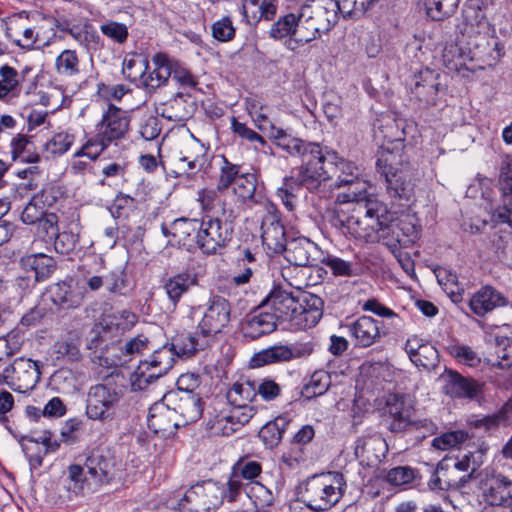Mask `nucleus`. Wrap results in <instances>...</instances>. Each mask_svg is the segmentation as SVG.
<instances>
[{"mask_svg": "<svg viewBox=\"0 0 512 512\" xmlns=\"http://www.w3.org/2000/svg\"><path fill=\"white\" fill-rule=\"evenodd\" d=\"M101 33L117 44H124L129 36L128 27L119 22L108 21L100 26Z\"/></svg>", "mask_w": 512, "mask_h": 512, "instance_id": "nucleus-63", "label": "nucleus"}, {"mask_svg": "<svg viewBox=\"0 0 512 512\" xmlns=\"http://www.w3.org/2000/svg\"><path fill=\"white\" fill-rule=\"evenodd\" d=\"M440 381L443 383V392L452 398L473 399L482 393V383L452 369L446 368L440 375Z\"/></svg>", "mask_w": 512, "mask_h": 512, "instance_id": "nucleus-21", "label": "nucleus"}, {"mask_svg": "<svg viewBox=\"0 0 512 512\" xmlns=\"http://www.w3.org/2000/svg\"><path fill=\"white\" fill-rule=\"evenodd\" d=\"M256 398L264 402L276 400L282 394V386L270 377L255 378Z\"/></svg>", "mask_w": 512, "mask_h": 512, "instance_id": "nucleus-54", "label": "nucleus"}, {"mask_svg": "<svg viewBox=\"0 0 512 512\" xmlns=\"http://www.w3.org/2000/svg\"><path fill=\"white\" fill-rule=\"evenodd\" d=\"M154 69L148 74L145 72L141 83L149 92L167 85L171 77V65H169V55L166 53H156L151 59Z\"/></svg>", "mask_w": 512, "mask_h": 512, "instance_id": "nucleus-35", "label": "nucleus"}, {"mask_svg": "<svg viewBox=\"0 0 512 512\" xmlns=\"http://www.w3.org/2000/svg\"><path fill=\"white\" fill-rule=\"evenodd\" d=\"M169 344L178 358H190L212 346L198 328L194 332L177 333Z\"/></svg>", "mask_w": 512, "mask_h": 512, "instance_id": "nucleus-30", "label": "nucleus"}, {"mask_svg": "<svg viewBox=\"0 0 512 512\" xmlns=\"http://www.w3.org/2000/svg\"><path fill=\"white\" fill-rule=\"evenodd\" d=\"M74 138V135L67 132L57 133L46 142L44 146L45 151L52 156H61L71 148L74 143Z\"/></svg>", "mask_w": 512, "mask_h": 512, "instance_id": "nucleus-59", "label": "nucleus"}, {"mask_svg": "<svg viewBox=\"0 0 512 512\" xmlns=\"http://www.w3.org/2000/svg\"><path fill=\"white\" fill-rule=\"evenodd\" d=\"M468 438V434L463 430L450 431L441 434L432 441V446L439 450H448L463 443Z\"/></svg>", "mask_w": 512, "mask_h": 512, "instance_id": "nucleus-61", "label": "nucleus"}, {"mask_svg": "<svg viewBox=\"0 0 512 512\" xmlns=\"http://www.w3.org/2000/svg\"><path fill=\"white\" fill-rule=\"evenodd\" d=\"M495 354L502 368L512 366V339L504 336L494 337Z\"/></svg>", "mask_w": 512, "mask_h": 512, "instance_id": "nucleus-62", "label": "nucleus"}, {"mask_svg": "<svg viewBox=\"0 0 512 512\" xmlns=\"http://www.w3.org/2000/svg\"><path fill=\"white\" fill-rule=\"evenodd\" d=\"M178 409L185 424L196 422L203 413L202 398L196 394H188L181 399Z\"/></svg>", "mask_w": 512, "mask_h": 512, "instance_id": "nucleus-48", "label": "nucleus"}, {"mask_svg": "<svg viewBox=\"0 0 512 512\" xmlns=\"http://www.w3.org/2000/svg\"><path fill=\"white\" fill-rule=\"evenodd\" d=\"M56 70L59 75L72 77L79 73V59L74 50H64L56 58Z\"/></svg>", "mask_w": 512, "mask_h": 512, "instance_id": "nucleus-55", "label": "nucleus"}, {"mask_svg": "<svg viewBox=\"0 0 512 512\" xmlns=\"http://www.w3.org/2000/svg\"><path fill=\"white\" fill-rule=\"evenodd\" d=\"M473 469L469 474L462 476L457 483H450L449 481H442L440 477L441 472H447L446 465L443 461H440L434 469L432 476L428 482V486L431 490H448L450 488H461L473 477Z\"/></svg>", "mask_w": 512, "mask_h": 512, "instance_id": "nucleus-53", "label": "nucleus"}, {"mask_svg": "<svg viewBox=\"0 0 512 512\" xmlns=\"http://www.w3.org/2000/svg\"><path fill=\"white\" fill-rule=\"evenodd\" d=\"M118 376H108L101 383L89 387L86 415L92 420L112 419L114 411L125 393V386L117 382Z\"/></svg>", "mask_w": 512, "mask_h": 512, "instance_id": "nucleus-7", "label": "nucleus"}, {"mask_svg": "<svg viewBox=\"0 0 512 512\" xmlns=\"http://www.w3.org/2000/svg\"><path fill=\"white\" fill-rule=\"evenodd\" d=\"M362 373L376 383L390 382L393 378V367L387 361L369 362L361 365Z\"/></svg>", "mask_w": 512, "mask_h": 512, "instance_id": "nucleus-49", "label": "nucleus"}, {"mask_svg": "<svg viewBox=\"0 0 512 512\" xmlns=\"http://www.w3.org/2000/svg\"><path fill=\"white\" fill-rule=\"evenodd\" d=\"M20 444L31 469L41 467L44 457L56 452L60 447L59 441L53 439V433L48 430L43 431L38 438L23 436Z\"/></svg>", "mask_w": 512, "mask_h": 512, "instance_id": "nucleus-22", "label": "nucleus"}, {"mask_svg": "<svg viewBox=\"0 0 512 512\" xmlns=\"http://www.w3.org/2000/svg\"><path fill=\"white\" fill-rule=\"evenodd\" d=\"M47 291L51 302L59 309H76L84 301V288L74 284L71 278L51 284Z\"/></svg>", "mask_w": 512, "mask_h": 512, "instance_id": "nucleus-26", "label": "nucleus"}, {"mask_svg": "<svg viewBox=\"0 0 512 512\" xmlns=\"http://www.w3.org/2000/svg\"><path fill=\"white\" fill-rule=\"evenodd\" d=\"M285 259L294 266H317L321 251L319 247L306 237L291 239L283 250Z\"/></svg>", "mask_w": 512, "mask_h": 512, "instance_id": "nucleus-23", "label": "nucleus"}, {"mask_svg": "<svg viewBox=\"0 0 512 512\" xmlns=\"http://www.w3.org/2000/svg\"><path fill=\"white\" fill-rule=\"evenodd\" d=\"M458 0H426L427 15L436 21L452 14L457 8Z\"/></svg>", "mask_w": 512, "mask_h": 512, "instance_id": "nucleus-57", "label": "nucleus"}, {"mask_svg": "<svg viewBox=\"0 0 512 512\" xmlns=\"http://www.w3.org/2000/svg\"><path fill=\"white\" fill-rule=\"evenodd\" d=\"M391 144L392 148L382 146L376 169L389 197L400 206H409L415 196L416 173L405 158L403 140L396 138Z\"/></svg>", "mask_w": 512, "mask_h": 512, "instance_id": "nucleus-3", "label": "nucleus"}, {"mask_svg": "<svg viewBox=\"0 0 512 512\" xmlns=\"http://www.w3.org/2000/svg\"><path fill=\"white\" fill-rule=\"evenodd\" d=\"M44 363L26 357L16 358L5 367L9 374V387L14 391L26 393L31 391L41 379Z\"/></svg>", "mask_w": 512, "mask_h": 512, "instance_id": "nucleus-14", "label": "nucleus"}, {"mask_svg": "<svg viewBox=\"0 0 512 512\" xmlns=\"http://www.w3.org/2000/svg\"><path fill=\"white\" fill-rule=\"evenodd\" d=\"M497 188L500 192L502 210L496 214L497 220L502 223H511L512 214V155L504 154L498 169Z\"/></svg>", "mask_w": 512, "mask_h": 512, "instance_id": "nucleus-25", "label": "nucleus"}, {"mask_svg": "<svg viewBox=\"0 0 512 512\" xmlns=\"http://www.w3.org/2000/svg\"><path fill=\"white\" fill-rule=\"evenodd\" d=\"M179 162L184 165L186 173L200 171L206 163V148L196 138L185 141L179 151Z\"/></svg>", "mask_w": 512, "mask_h": 512, "instance_id": "nucleus-36", "label": "nucleus"}, {"mask_svg": "<svg viewBox=\"0 0 512 512\" xmlns=\"http://www.w3.org/2000/svg\"><path fill=\"white\" fill-rule=\"evenodd\" d=\"M335 187L348 186L345 194L348 202H353L354 206L358 202H377L376 200L365 199L362 195L365 191L364 183L358 179L357 174L349 173L345 177L338 175L332 184Z\"/></svg>", "mask_w": 512, "mask_h": 512, "instance_id": "nucleus-43", "label": "nucleus"}, {"mask_svg": "<svg viewBox=\"0 0 512 512\" xmlns=\"http://www.w3.org/2000/svg\"><path fill=\"white\" fill-rule=\"evenodd\" d=\"M281 325L277 317L269 310L263 307V300L260 304L246 315L242 323V333L245 338L251 340L259 339L264 335L271 334Z\"/></svg>", "mask_w": 512, "mask_h": 512, "instance_id": "nucleus-20", "label": "nucleus"}, {"mask_svg": "<svg viewBox=\"0 0 512 512\" xmlns=\"http://www.w3.org/2000/svg\"><path fill=\"white\" fill-rule=\"evenodd\" d=\"M22 78L18 71L7 64L0 67V101L10 103L19 97L22 90Z\"/></svg>", "mask_w": 512, "mask_h": 512, "instance_id": "nucleus-37", "label": "nucleus"}, {"mask_svg": "<svg viewBox=\"0 0 512 512\" xmlns=\"http://www.w3.org/2000/svg\"><path fill=\"white\" fill-rule=\"evenodd\" d=\"M263 307L277 317L284 330H304L314 327L323 315V300L317 295L296 293L275 286L263 299Z\"/></svg>", "mask_w": 512, "mask_h": 512, "instance_id": "nucleus-2", "label": "nucleus"}, {"mask_svg": "<svg viewBox=\"0 0 512 512\" xmlns=\"http://www.w3.org/2000/svg\"><path fill=\"white\" fill-rule=\"evenodd\" d=\"M11 154L14 161L20 160L23 163H37L40 155L35 151L31 137L24 134H17L11 140Z\"/></svg>", "mask_w": 512, "mask_h": 512, "instance_id": "nucleus-40", "label": "nucleus"}, {"mask_svg": "<svg viewBox=\"0 0 512 512\" xmlns=\"http://www.w3.org/2000/svg\"><path fill=\"white\" fill-rule=\"evenodd\" d=\"M378 321L370 316L359 317L354 322L347 324L349 334L354 345L359 348H367L376 343L381 335Z\"/></svg>", "mask_w": 512, "mask_h": 512, "instance_id": "nucleus-31", "label": "nucleus"}, {"mask_svg": "<svg viewBox=\"0 0 512 512\" xmlns=\"http://www.w3.org/2000/svg\"><path fill=\"white\" fill-rule=\"evenodd\" d=\"M172 412L168 407L156 406L150 410L148 416V427L155 433L170 432L172 427H176V423H172L170 416Z\"/></svg>", "mask_w": 512, "mask_h": 512, "instance_id": "nucleus-46", "label": "nucleus"}, {"mask_svg": "<svg viewBox=\"0 0 512 512\" xmlns=\"http://www.w3.org/2000/svg\"><path fill=\"white\" fill-rule=\"evenodd\" d=\"M304 27L302 23V16H296L293 13H288L280 17L274 22L269 30V37L274 40H283L289 35L295 34L298 30Z\"/></svg>", "mask_w": 512, "mask_h": 512, "instance_id": "nucleus-42", "label": "nucleus"}, {"mask_svg": "<svg viewBox=\"0 0 512 512\" xmlns=\"http://www.w3.org/2000/svg\"><path fill=\"white\" fill-rule=\"evenodd\" d=\"M245 493L255 508L265 509L272 506L275 500L272 491L258 481L247 483Z\"/></svg>", "mask_w": 512, "mask_h": 512, "instance_id": "nucleus-45", "label": "nucleus"}, {"mask_svg": "<svg viewBox=\"0 0 512 512\" xmlns=\"http://www.w3.org/2000/svg\"><path fill=\"white\" fill-rule=\"evenodd\" d=\"M231 472L240 479L253 482L262 473V464L250 456H243L233 464Z\"/></svg>", "mask_w": 512, "mask_h": 512, "instance_id": "nucleus-47", "label": "nucleus"}, {"mask_svg": "<svg viewBox=\"0 0 512 512\" xmlns=\"http://www.w3.org/2000/svg\"><path fill=\"white\" fill-rule=\"evenodd\" d=\"M346 225L354 238L366 243L378 242L390 232L400 242L399 220H395L386 206L379 202H358L353 207L352 214L347 217Z\"/></svg>", "mask_w": 512, "mask_h": 512, "instance_id": "nucleus-4", "label": "nucleus"}, {"mask_svg": "<svg viewBox=\"0 0 512 512\" xmlns=\"http://www.w3.org/2000/svg\"><path fill=\"white\" fill-rule=\"evenodd\" d=\"M130 130V116L127 111L109 104L102 115L101 121L96 125L97 139L94 145L107 149L112 143L125 139Z\"/></svg>", "mask_w": 512, "mask_h": 512, "instance_id": "nucleus-11", "label": "nucleus"}, {"mask_svg": "<svg viewBox=\"0 0 512 512\" xmlns=\"http://www.w3.org/2000/svg\"><path fill=\"white\" fill-rule=\"evenodd\" d=\"M331 385V375L324 371H315L307 384L302 389V395L307 399H312L323 395Z\"/></svg>", "mask_w": 512, "mask_h": 512, "instance_id": "nucleus-44", "label": "nucleus"}, {"mask_svg": "<svg viewBox=\"0 0 512 512\" xmlns=\"http://www.w3.org/2000/svg\"><path fill=\"white\" fill-rule=\"evenodd\" d=\"M198 274L192 269H185L162 279V288L170 302L176 308L182 297L198 285Z\"/></svg>", "mask_w": 512, "mask_h": 512, "instance_id": "nucleus-27", "label": "nucleus"}, {"mask_svg": "<svg viewBox=\"0 0 512 512\" xmlns=\"http://www.w3.org/2000/svg\"><path fill=\"white\" fill-rule=\"evenodd\" d=\"M57 360L78 362L82 359L80 344L75 341H58L54 345Z\"/></svg>", "mask_w": 512, "mask_h": 512, "instance_id": "nucleus-60", "label": "nucleus"}, {"mask_svg": "<svg viewBox=\"0 0 512 512\" xmlns=\"http://www.w3.org/2000/svg\"><path fill=\"white\" fill-rule=\"evenodd\" d=\"M220 189L232 187L233 194L242 205L252 207L263 199L258 189L259 180L255 172L243 171V166L229 161L223 156V165L219 171Z\"/></svg>", "mask_w": 512, "mask_h": 512, "instance_id": "nucleus-6", "label": "nucleus"}, {"mask_svg": "<svg viewBox=\"0 0 512 512\" xmlns=\"http://www.w3.org/2000/svg\"><path fill=\"white\" fill-rule=\"evenodd\" d=\"M440 72L423 68L416 72L410 81L411 100H414L419 108H427L436 104L440 87Z\"/></svg>", "mask_w": 512, "mask_h": 512, "instance_id": "nucleus-15", "label": "nucleus"}, {"mask_svg": "<svg viewBox=\"0 0 512 512\" xmlns=\"http://www.w3.org/2000/svg\"><path fill=\"white\" fill-rule=\"evenodd\" d=\"M387 411L392 419L390 422L392 432L401 433L420 429L432 432L433 430V424L427 419L413 420V408L398 395H393L387 400Z\"/></svg>", "mask_w": 512, "mask_h": 512, "instance_id": "nucleus-16", "label": "nucleus"}, {"mask_svg": "<svg viewBox=\"0 0 512 512\" xmlns=\"http://www.w3.org/2000/svg\"><path fill=\"white\" fill-rule=\"evenodd\" d=\"M230 314V303L224 297L213 296L197 328L213 345L217 341V335L229 324Z\"/></svg>", "mask_w": 512, "mask_h": 512, "instance_id": "nucleus-13", "label": "nucleus"}, {"mask_svg": "<svg viewBox=\"0 0 512 512\" xmlns=\"http://www.w3.org/2000/svg\"><path fill=\"white\" fill-rule=\"evenodd\" d=\"M323 7L326 14L327 26L325 31H329L338 22V13L343 17L361 15L359 10V0H324Z\"/></svg>", "mask_w": 512, "mask_h": 512, "instance_id": "nucleus-39", "label": "nucleus"}, {"mask_svg": "<svg viewBox=\"0 0 512 512\" xmlns=\"http://www.w3.org/2000/svg\"><path fill=\"white\" fill-rule=\"evenodd\" d=\"M416 476V470L410 466H398L390 469L385 480L394 486L410 484Z\"/></svg>", "mask_w": 512, "mask_h": 512, "instance_id": "nucleus-64", "label": "nucleus"}, {"mask_svg": "<svg viewBox=\"0 0 512 512\" xmlns=\"http://www.w3.org/2000/svg\"><path fill=\"white\" fill-rule=\"evenodd\" d=\"M447 350L449 354L461 364L476 367L481 362L479 355L467 345L458 343L451 344L448 346Z\"/></svg>", "mask_w": 512, "mask_h": 512, "instance_id": "nucleus-58", "label": "nucleus"}, {"mask_svg": "<svg viewBox=\"0 0 512 512\" xmlns=\"http://www.w3.org/2000/svg\"><path fill=\"white\" fill-rule=\"evenodd\" d=\"M347 487L344 474L328 472L311 477L305 486V498L311 505L326 511L336 505Z\"/></svg>", "mask_w": 512, "mask_h": 512, "instance_id": "nucleus-8", "label": "nucleus"}, {"mask_svg": "<svg viewBox=\"0 0 512 512\" xmlns=\"http://www.w3.org/2000/svg\"><path fill=\"white\" fill-rule=\"evenodd\" d=\"M149 68V61L141 55H134L131 58H124L122 72L132 82L141 81Z\"/></svg>", "mask_w": 512, "mask_h": 512, "instance_id": "nucleus-51", "label": "nucleus"}, {"mask_svg": "<svg viewBox=\"0 0 512 512\" xmlns=\"http://www.w3.org/2000/svg\"><path fill=\"white\" fill-rule=\"evenodd\" d=\"M274 144L291 157L300 159L301 165L292 170V175L308 190H315L321 182L332 176L336 170L338 154L323 150L317 142L294 137L282 128H273Z\"/></svg>", "mask_w": 512, "mask_h": 512, "instance_id": "nucleus-1", "label": "nucleus"}, {"mask_svg": "<svg viewBox=\"0 0 512 512\" xmlns=\"http://www.w3.org/2000/svg\"><path fill=\"white\" fill-rule=\"evenodd\" d=\"M219 482L211 479L197 482L178 501L180 512H216L220 504Z\"/></svg>", "mask_w": 512, "mask_h": 512, "instance_id": "nucleus-10", "label": "nucleus"}, {"mask_svg": "<svg viewBox=\"0 0 512 512\" xmlns=\"http://www.w3.org/2000/svg\"><path fill=\"white\" fill-rule=\"evenodd\" d=\"M313 352L311 343H295L292 345H275L255 353L250 366L253 368L265 365L289 362L293 359L307 357Z\"/></svg>", "mask_w": 512, "mask_h": 512, "instance_id": "nucleus-17", "label": "nucleus"}, {"mask_svg": "<svg viewBox=\"0 0 512 512\" xmlns=\"http://www.w3.org/2000/svg\"><path fill=\"white\" fill-rule=\"evenodd\" d=\"M177 357L169 343L155 350L149 359L141 361L131 376L133 390H144L151 383L166 375Z\"/></svg>", "mask_w": 512, "mask_h": 512, "instance_id": "nucleus-9", "label": "nucleus"}, {"mask_svg": "<svg viewBox=\"0 0 512 512\" xmlns=\"http://www.w3.org/2000/svg\"><path fill=\"white\" fill-rule=\"evenodd\" d=\"M387 450V444L380 435L359 437L355 442L354 454L366 465H375L381 461Z\"/></svg>", "mask_w": 512, "mask_h": 512, "instance_id": "nucleus-33", "label": "nucleus"}, {"mask_svg": "<svg viewBox=\"0 0 512 512\" xmlns=\"http://www.w3.org/2000/svg\"><path fill=\"white\" fill-rule=\"evenodd\" d=\"M305 187L297 181L296 176L291 175L283 179V184L277 190V196L281 199L282 204L288 211H294L297 204V196L295 191L300 187Z\"/></svg>", "mask_w": 512, "mask_h": 512, "instance_id": "nucleus-52", "label": "nucleus"}, {"mask_svg": "<svg viewBox=\"0 0 512 512\" xmlns=\"http://www.w3.org/2000/svg\"><path fill=\"white\" fill-rule=\"evenodd\" d=\"M19 265L24 273H30L39 282L50 278L57 269L55 259L44 253L24 255L20 258Z\"/></svg>", "mask_w": 512, "mask_h": 512, "instance_id": "nucleus-34", "label": "nucleus"}, {"mask_svg": "<svg viewBox=\"0 0 512 512\" xmlns=\"http://www.w3.org/2000/svg\"><path fill=\"white\" fill-rule=\"evenodd\" d=\"M290 421L285 416H279L265 424L259 431V438L268 448H274L281 442Z\"/></svg>", "mask_w": 512, "mask_h": 512, "instance_id": "nucleus-41", "label": "nucleus"}, {"mask_svg": "<svg viewBox=\"0 0 512 512\" xmlns=\"http://www.w3.org/2000/svg\"><path fill=\"white\" fill-rule=\"evenodd\" d=\"M506 304L507 300L501 292L490 285H486L468 299L467 307L473 314L484 317L494 309Z\"/></svg>", "mask_w": 512, "mask_h": 512, "instance_id": "nucleus-29", "label": "nucleus"}, {"mask_svg": "<svg viewBox=\"0 0 512 512\" xmlns=\"http://www.w3.org/2000/svg\"><path fill=\"white\" fill-rule=\"evenodd\" d=\"M405 351L413 364L427 370L434 368L439 361L437 349L417 336L407 339Z\"/></svg>", "mask_w": 512, "mask_h": 512, "instance_id": "nucleus-32", "label": "nucleus"}, {"mask_svg": "<svg viewBox=\"0 0 512 512\" xmlns=\"http://www.w3.org/2000/svg\"><path fill=\"white\" fill-rule=\"evenodd\" d=\"M483 498L490 506L508 507L512 501V479L498 473L482 483Z\"/></svg>", "mask_w": 512, "mask_h": 512, "instance_id": "nucleus-28", "label": "nucleus"}, {"mask_svg": "<svg viewBox=\"0 0 512 512\" xmlns=\"http://www.w3.org/2000/svg\"><path fill=\"white\" fill-rule=\"evenodd\" d=\"M219 489L221 492L220 504L222 505L224 500L229 503L237 502L242 491H245V485L238 476H234V473L231 472L225 484L219 483Z\"/></svg>", "mask_w": 512, "mask_h": 512, "instance_id": "nucleus-56", "label": "nucleus"}, {"mask_svg": "<svg viewBox=\"0 0 512 512\" xmlns=\"http://www.w3.org/2000/svg\"><path fill=\"white\" fill-rule=\"evenodd\" d=\"M266 210L267 212L261 223L262 243L268 252L280 254L285 250V247L289 242L286 238V232L281 221V215L273 204L266 205Z\"/></svg>", "mask_w": 512, "mask_h": 512, "instance_id": "nucleus-19", "label": "nucleus"}, {"mask_svg": "<svg viewBox=\"0 0 512 512\" xmlns=\"http://www.w3.org/2000/svg\"><path fill=\"white\" fill-rule=\"evenodd\" d=\"M197 248L204 254L213 255L232 240V222L219 217H207L199 221Z\"/></svg>", "mask_w": 512, "mask_h": 512, "instance_id": "nucleus-12", "label": "nucleus"}, {"mask_svg": "<svg viewBox=\"0 0 512 512\" xmlns=\"http://www.w3.org/2000/svg\"><path fill=\"white\" fill-rule=\"evenodd\" d=\"M113 461L102 450H93L85 455L83 463L71 464L67 468V490L74 495L97 490L113 479Z\"/></svg>", "mask_w": 512, "mask_h": 512, "instance_id": "nucleus-5", "label": "nucleus"}, {"mask_svg": "<svg viewBox=\"0 0 512 512\" xmlns=\"http://www.w3.org/2000/svg\"><path fill=\"white\" fill-rule=\"evenodd\" d=\"M511 425L512 424V400H508L504 406L493 415L485 416L482 419L477 420L476 427L484 428L485 430H492L497 428L499 425Z\"/></svg>", "mask_w": 512, "mask_h": 512, "instance_id": "nucleus-50", "label": "nucleus"}, {"mask_svg": "<svg viewBox=\"0 0 512 512\" xmlns=\"http://www.w3.org/2000/svg\"><path fill=\"white\" fill-rule=\"evenodd\" d=\"M228 189H220V177L214 189H203L199 192L198 201L201 208L206 213H211V217H219L224 221H230L235 218L233 208L227 203Z\"/></svg>", "mask_w": 512, "mask_h": 512, "instance_id": "nucleus-24", "label": "nucleus"}, {"mask_svg": "<svg viewBox=\"0 0 512 512\" xmlns=\"http://www.w3.org/2000/svg\"><path fill=\"white\" fill-rule=\"evenodd\" d=\"M199 220L181 217L169 225L162 223L161 232L168 244L192 252L197 248Z\"/></svg>", "mask_w": 512, "mask_h": 512, "instance_id": "nucleus-18", "label": "nucleus"}, {"mask_svg": "<svg viewBox=\"0 0 512 512\" xmlns=\"http://www.w3.org/2000/svg\"><path fill=\"white\" fill-rule=\"evenodd\" d=\"M227 400L233 406L251 407L248 403L256 402L255 378H241L227 392Z\"/></svg>", "mask_w": 512, "mask_h": 512, "instance_id": "nucleus-38", "label": "nucleus"}]
</instances>
